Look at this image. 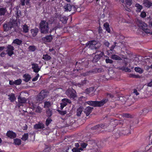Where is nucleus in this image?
<instances>
[{
	"instance_id": "f257e3e1",
	"label": "nucleus",
	"mask_w": 152,
	"mask_h": 152,
	"mask_svg": "<svg viewBox=\"0 0 152 152\" xmlns=\"http://www.w3.org/2000/svg\"><path fill=\"white\" fill-rule=\"evenodd\" d=\"M17 25L16 19H11L10 21L7 23L3 24V27L4 31L7 32L9 31L10 34H12V32L16 31V26Z\"/></svg>"
},
{
	"instance_id": "f03ea898",
	"label": "nucleus",
	"mask_w": 152,
	"mask_h": 152,
	"mask_svg": "<svg viewBox=\"0 0 152 152\" xmlns=\"http://www.w3.org/2000/svg\"><path fill=\"white\" fill-rule=\"evenodd\" d=\"M108 101L107 98H104L103 99L100 101H89L87 102V103L89 105L96 107H101L103 106L104 104L106 103Z\"/></svg>"
},
{
	"instance_id": "7ed1b4c3",
	"label": "nucleus",
	"mask_w": 152,
	"mask_h": 152,
	"mask_svg": "<svg viewBox=\"0 0 152 152\" xmlns=\"http://www.w3.org/2000/svg\"><path fill=\"white\" fill-rule=\"evenodd\" d=\"M39 28L41 33L46 34L48 33L49 29L48 22L45 20L41 21L39 24Z\"/></svg>"
},
{
	"instance_id": "20e7f679",
	"label": "nucleus",
	"mask_w": 152,
	"mask_h": 152,
	"mask_svg": "<svg viewBox=\"0 0 152 152\" xmlns=\"http://www.w3.org/2000/svg\"><path fill=\"white\" fill-rule=\"evenodd\" d=\"M66 94L71 99H74L77 96L75 90L73 88L68 89L66 92Z\"/></svg>"
},
{
	"instance_id": "39448f33",
	"label": "nucleus",
	"mask_w": 152,
	"mask_h": 152,
	"mask_svg": "<svg viewBox=\"0 0 152 152\" xmlns=\"http://www.w3.org/2000/svg\"><path fill=\"white\" fill-rule=\"evenodd\" d=\"M123 66H120L118 67V68L119 70H122L126 72H129L130 69L128 67H130V64L127 62L126 61L124 60L122 62Z\"/></svg>"
},
{
	"instance_id": "423d86ee",
	"label": "nucleus",
	"mask_w": 152,
	"mask_h": 152,
	"mask_svg": "<svg viewBox=\"0 0 152 152\" xmlns=\"http://www.w3.org/2000/svg\"><path fill=\"white\" fill-rule=\"evenodd\" d=\"M98 42L94 40L90 41L86 44V47H88L91 49H96L97 48V44Z\"/></svg>"
},
{
	"instance_id": "0eeeda50",
	"label": "nucleus",
	"mask_w": 152,
	"mask_h": 152,
	"mask_svg": "<svg viewBox=\"0 0 152 152\" xmlns=\"http://www.w3.org/2000/svg\"><path fill=\"white\" fill-rule=\"evenodd\" d=\"M18 103L17 104V106L20 109H23V103H26L27 101L25 97H22L19 96L18 98Z\"/></svg>"
},
{
	"instance_id": "6e6552de",
	"label": "nucleus",
	"mask_w": 152,
	"mask_h": 152,
	"mask_svg": "<svg viewBox=\"0 0 152 152\" xmlns=\"http://www.w3.org/2000/svg\"><path fill=\"white\" fill-rule=\"evenodd\" d=\"M48 92L45 90L41 91L38 95L37 100L39 101H42L45 98L47 97Z\"/></svg>"
},
{
	"instance_id": "1a4fd4ad",
	"label": "nucleus",
	"mask_w": 152,
	"mask_h": 152,
	"mask_svg": "<svg viewBox=\"0 0 152 152\" xmlns=\"http://www.w3.org/2000/svg\"><path fill=\"white\" fill-rule=\"evenodd\" d=\"M30 108L34 110L37 113H40L42 110V109L41 107L33 102L30 104Z\"/></svg>"
},
{
	"instance_id": "9d476101",
	"label": "nucleus",
	"mask_w": 152,
	"mask_h": 152,
	"mask_svg": "<svg viewBox=\"0 0 152 152\" xmlns=\"http://www.w3.org/2000/svg\"><path fill=\"white\" fill-rule=\"evenodd\" d=\"M61 101L62 102L60 104V109L61 110L67 105L68 104L71 103V100L67 98H64L62 99Z\"/></svg>"
},
{
	"instance_id": "9b49d317",
	"label": "nucleus",
	"mask_w": 152,
	"mask_h": 152,
	"mask_svg": "<svg viewBox=\"0 0 152 152\" xmlns=\"http://www.w3.org/2000/svg\"><path fill=\"white\" fill-rule=\"evenodd\" d=\"M104 55V53L102 52H99V54H97L96 55L92 60V61L93 63H95L98 62L99 60Z\"/></svg>"
},
{
	"instance_id": "f8f14e48",
	"label": "nucleus",
	"mask_w": 152,
	"mask_h": 152,
	"mask_svg": "<svg viewBox=\"0 0 152 152\" xmlns=\"http://www.w3.org/2000/svg\"><path fill=\"white\" fill-rule=\"evenodd\" d=\"M89 71L91 75L92 74L102 72L103 71V69L102 67H100L99 68H96L91 69Z\"/></svg>"
},
{
	"instance_id": "ddd939ff",
	"label": "nucleus",
	"mask_w": 152,
	"mask_h": 152,
	"mask_svg": "<svg viewBox=\"0 0 152 152\" xmlns=\"http://www.w3.org/2000/svg\"><path fill=\"white\" fill-rule=\"evenodd\" d=\"M7 52L8 55L10 56H11L13 54V50H14V47L11 45H9L7 47Z\"/></svg>"
},
{
	"instance_id": "4468645a",
	"label": "nucleus",
	"mask_w": 152,
	"mask_h": 152,
	"mask_svg": "<svg viewBox=\"0 0 152 152\" xmlns=\"http://www.w3.org/2000/svg\"><path fill=\"white\" fill-rule=\"evenodd\" d=\"M34 128L36 129H44L45 128V125L42 122H39L37 124H36L34 126Z\"/></svg>"
},
{
	"instance_id": "2eb2a0df",
	"label": "nucleus",
	"mask_w": 152,
	"mask_h": 152,
	"mask_svg": "<svg viewBox=\"0 0 152 152\" xmlns=\"http://www.w3.org/2000/svg\"><path fill=\"white\" fill-rule=\"evenodd\" d=\"M17 134L15 133L12 131H8L6 133V136L10 139H14L16 137Z\"/></svg>"
},
{
	"instance_id": "dca6fc26",
	"label": "nucleus",
	"mask_w": 152,
	"mask_h": 152,
	"mask_svg": "<svg viewBox=\"0 0 152 152\" xmlns=\"http://www.w3.org/2000/svg\"><path fill=\"white\" fill-rule=\"evenodd\" d=\"M31 65L32 69L35 73H37L40 70L41 68L39 67L38 65L37 64L33 63H31Z\"/></svg>"
},
{
	"instance_id": "f3484780",
	"label": "nucleus",
	"mask_w": 152,
	"mask_h": 152,
	"mask_svg": "<svg viewBox=\"0 0 152 152\" xmlns=\"http://www.w3.org/2000/svg\"><path fill=\"white\" fill-rule=\"evenodd\" d=\"M143 4L145 7L148 8L152 6V2L149 0H143Z\"/></svg>"
},
{
	"instance_id": "a211bd4d",
	"label": "nucleus",
	"mask_w": 152,
	"mask_h": 152,
	"mask_svg": "<svg viewBox=\"0 0 152 152\" xmlns=\"http://www.w3.org/2000/svg\"><path fill=\"white\" fill-rule=\"evenodd\" d=\"M105 127V124H101L96 125L92 127L91 128V129L92 130H95L96 129H100L101 128L104 129Z\"/></svg>"
},
{
	"instance_id": "6ab92c4d",
	"label": "nucleus",
	"mask_w": 152,
	"mask_h": 152,
	"mask_svg": "<svg viewBox=\"0 0 152 152\" xmlns=\"http://www.w3.org/2000/svg\"><path fill=\"white\" fill-rule=\"evenodd\" d=\"M84 63L81 61L76 62L75 67L77 71H78L79 69H83L82 66H84Z\"/></svg>"
},
{
	"instance_id": "aec40b11",
	"label": "nucleus",
	"mask_w": 152,
	"mask_h": 152,
	"mask_svg": "<svg viewBox=\"0 0 152 152\" xmlns=\"http://www.w3.org/2000/svg\"><path fill=\"white\" fill-rule=\"evenodd\" d=\"M93 107L88 106L84 110V112L86 114V116H88L92 112Z\"/></svg>"
},
{
	"instance_id": "412c9836",
	"label": "nucleus",
	"mask_w": 152,
	"mask_h": 152,
	"mask_svg": "<svg viewBox=\"0 0 152 152\" xmlns=\"http://www.w3.org/2000/svg\"><path fill=\"white\" fill-rule=\"evenodd\" d=\"M121 2L124 3L126 7H130L133 3L132 0H121Z\"/></svg>"
},
{
	"instance_id": "4be33fe9",
	"label": "nucleus",
	"mask_w": 152,
	"mask_h": 152,
	"mask_svg": "<svg viewBox=\"0 0 152 152\" xmlns=\"http://www.w3.org/2000/svg\"><path fill=\"white\" fill-rule=\"evenodd\" d=\"M53 37L51 35H47L45 37H43L42 38V39L47 42H50L52 40Z\"/></svg>"
},
{
	"instance_id": "5701e85b",
	"label": "nucleus",
	"mask_w": 152,
	"mask_h": 152,
	"mask_svg": "<svg viewBox=\"0 0 152 152\" xmlns=\"http://www.w3.org/2000/svg\"><path fill=\"white\" fill-rule=\"evenodd\" d=\"M39 31V29L35 28H34L32 29L31 30V33L33 37H35L37 35Z\"/></svg>"
},
{
	"instance_id": "b1692460",
	"label": "nucleus",
	"mask_w": 152,
	"mask_h": 152,
	"mask_svg": "<svg viewBox=\"0 0 152 152\" xmlns=\"http://www.w3.org/2000/svg\"><path fill=\"white\" fill-rule=\"evenodd\" d=\"M23 77L24 78L23 80L25 82H28L31 78V76L29 74L27 73L23 75Z\"/></svg>"
},
{
	"instance_id": "393cba45",
	"label": "nucleus",
	"mask_w": 152,
	"mask_h": 152,
	"mask_svg": "<svg viewBox=\"0 0 152 152\" xmlns=\"http://www.w3.org/2000/svg\"><path fill=\"white\" fill-rule=\"evenodd\" d=\"M87 81V80L86 79H85L84 80H82L80 83H75L74 85L76 86L81 87L82 86H83L85 85L86 84Z\"/></svg>"
},
{
	"instance_id": "a878e982",
	"label": "nucleus",
	"mask_w": 152,
	"mask_h": 152,
	"mask_svg": "<svg viewBox=\"0 0 152 152\" xmlns=\"http://www.w3.org/2000/svg\"><path fill=\"white\" fill-rule=\"evenodd\" d=\"M116 44L117 42H114V44L111 47L110 50H109V53L111 54L116 53L114 49L116 46Z\"/></svg>"
},
{
	"instance_id": "bb28decb",
	"label": "nucleus",
	"mask_w": 152,
	"mask_h": 152,
	"mask_svg": "<svg viewBox=\"0 0 152 152\" xmlns=\"http://www.w3.org/2000/svg\"><path fill=\"white\" fill-rule=\"evenodd\" d=\"M7 10L6 7H2L0 8V15L4 16L7 12Z\"/></svg>"
},
{
	"instance_id": "cd10ccee",
	"label": "nucleus",
	"mask_w": 152,
	"mask_h": 152,
	"mask_svg": "<svg viewBox=\"0 0 152 152\" xmlns=\"http://www.w3.org/2000/svg\"><path fill=\"white\" fill-rule=\"evenodd\" d=\"M135 6L136 7V11L138 12H140L143 8L142 6L138 3H136Z\"/></svg>"
},
{
	"instance_id": "c85d7f7f",
	"label": "nucleus",
	"mask_w": 152,
	"mask_h": 152,
	"mask_svg": "<svg viewBox=\"0 0 152 152\" xmlns=\"http://www.w3.org/2000/svg\"><path fill=\"white\" fill-rule=\"evenodd\" d=\"M83 110V107L80 106L77 109L76 115L78 116H80Z\"/></svg>"
},
{
	"instance_id": "c756f323",
	"label": "nucleus",
	"mask_w": 152,
	"mask_h": 152,
	"mask_svg": "<svg viewBox=\"0 0 152 152\" xmlns=\"http://www.w3.org/2000/svg\"><path fill=\"white\" fill-rule=\"evenodd\" d=\"M68 19L65 16H60V21L64 24H66L67 23Z\"/></svg>"
},
{
	"instance_id": "7c9ffc66",
	"label": "nucleus",
	"mask_w": 152,
	"mask_h": 152,
	"mask_svg": "<svg viewBox=\"0 0 152 152\" xmlns=\"http://www.w3.org/2000/svg\"><path fill=\"white\" fill-rule=\"evenodd\" d=\"M64 8L65 11H70L72 10L71 5L69 4H67L65 5Z\"/></svg>"
},
{
	"instance_id": "2f4dec72",
	"label": "nucleus",
	"mask_w": 152,
	"mask_h": 152,
	"mask_svg": "<svg viewBox=\"0 0 152 152\" xmlns=\"http://www.w3.org/2000/svg\"><path fill=\"white\" fill-rule=\"evenodd\" d=\"M104 26L105 28L106 31L108 33H110V25L109 23L107 22H106L104 24Z\"/></svg>"
},
{
	"instance_id": "473e14b6",
	"label": "nucleus",
	"mask_w": 152,
	"mask_h": 152,
	"mask_svg": "<svg viewBox=\"0 0 152 152\" xmlns=\"http://www.w3.org/2000/svg\"><path fill=\"white\" fill-rule=\"evenodd\" d=\"M9 99L11 102H14L16 99V98L14 94L12 93L10 95H9Z\"/></svg>"
},
{
	"instance_id": "72a5a7b5",
	"label": "nucleus",
	"mask_w": 152,
	"mask_h": 152,
	"mask_svg": "<svg viewBox=\"0 0 152 152\" xmlns=\"http://www.w3.org/2000/svg\"><path fill=\"white\" fill-rule=\"evenodd\" d=\"M23 32L25 33H27L29 31V27L27 25L25 24L22 27Z\"/></svg>"
},
{
	"instance_id": "f704fd0d",
	"label": "nucleus",
	"mask_w": 152,
	"mask_h": 152,
	"mask_svg": "<svg viewBox=\"0 0 152 152\" xmlns=\"http://www.w3.org/2000/svg\"><path fill=\"white\" fill-rule=\"evenodd\" d=\"M22 41L18 39H16L13 40L12 43L16 44L18 45H20L21 44Z\"/></svg>"
},
{
	"instance_id": "c9c22d12",
	"label": "nucleus",
	"mask_w": 152,
	"mask_h": 152,
	"mask_svg": "<svg viewBox=\"0 0 152 152\" xmlns=\"http://www.w3.org/2000/svg\"><path fill=\"white\" fill-rule=\"evenodd\" d=\"M111 58L112 59L116 60H121V58L120 56L115 54L112 55Z\"/></svg>"
},
{
	"instance_id": "e433bc0d",
	"label": "nucleus",
	"mask_w": 152,
	"mask_h": 152,
	"mask_svg": "<svg viewBox=\"0 0 152 152\" xmlns=\"http://www.w3.org/2000/svg\"><path fill=\"white\" fill-rule=\"evenodd\" d=\"M30 0H20L21 5L24 6L25 5V3L26 5H28L29 3Z\"/></svg>"
},
{
	"instance_id": "4c0bfd02",
	"label": "nucleus",
	"mask_w": 152,
	"mask_h": 152,
	"mask_svg": "<svg viewBox=\"0 0 152 152\" xmlns=\"http://www.w3.org/2000/svg\"><path fill=\"white\" fill-rule=\"evenodd\" d=\"M139 26L143 30L147 28V25L144 22L140 23L139 25Z\"/></svg>"
},
{
	"instance_id": "58836bf2",
	"label": "nucleus",
	"mask_w": 152,
	"mask_h": 152,
	"mask_svg": "<svg viewBox=\"0 0 152 152\" xmlns=\"http://www.w3.org/2000/svg\"><path fill=\"white\" fill-rule=\"evenodd\" d=\"M14 143L15 145H19L21 143V140L20 139L16 138L14 140Z\"/></svg>"
},
{
	"instance_id": "ea45409f",
	"label": "nucleus",
	"mask_w": 152,
	"mask_h": 152,
	"mask_svg": "<svg viewBox=\"0 0 152 152\" xmlns=\"http://www.w3.org/2000/svg\"><path fill=\"white\" fill-rule=\"evenodd\" d=\"M46 113L47 115V116L48 118L52 116V110L50 109L49 108L46 110Z\"/></svg>"
},
{
	"instance_id": "a19ab883",
	"label": "nucleus",
	"mask_w": 152,
	"mask_h": 152,
	"mask_svg": "<svg viewBox=\"0 0 152 152\" xmlns=\"http://www.w3.org/2000/svg\"><path fill=\"white\" fill-rule=\"evenodd\" d=\"M135 71L140 74H142L143 73V70L141 68L138 67H135L134 68Z\"/></svg>"
},
{
	"instance_id": "79ce46f5",
	"label": "nucleus",
	"mask_w": 152,
	"mask_h": 152,
	"mask_svg": "<svg viewBox=\"0 0 152 152\" xmlns=\"http://www.w3.org/2000/svg\"><path fill=\"white\" fill-rule=\"evenodd\" d=\"M42 58L45 60L48 61L51 59V57L48 54L43 55Z\"/></svg>"
},
{
	"instance_id": "37998d69",
	"label": "nucleus",
	"mask_w": 152,
	"mask_h": 152,
	"mask_svg": "<svg viewBox=\"0 0 152 152\" xmlns=\"http://www.w3.org/2000/svg\"><path fill=\"white\" fill-rule=\"evenodd\" d=\"M28 133H25L21 138L23 141H26L28 138Z\"/></svg>"
},
{
	"instance_id": "c03bdc74",
	"label": "nucleus",
	"mask_w": 152,
	"mask_h": 152,
	"mask_svg": "<svg viewBox=\"0 0 152 152\" xmlns=\"http://www.w3.org/2000/svg\"><path fill=\"white\" fill-rule=\"evenodd\" d=\"M129 77H130L133 78H140V76L137 75H136L133 74H130L129 75Z\"/></svg>"
},
{
	"instance_id": "a18cd8bd",
	"label": "nucleus",
	"mask_w": 152,
	"mask_h": 152,
	"mask_svg": "<svg viewBox=\"0 0 152 152\" xmlns=\"http://www.w3.org/2000/svg\"><path fill=\"white\" fill-rule=\"evenodd\" d=\"M52 121V120L49 118H47L45 121V124L46 126H48L49 124Z\"/></svg>"
},
{
	"instance_id": "49530a36",
	"label": "nucleus",
	"mask_w": 152,
	"mask_h": 152,
	"mask_svg": "<svg viewBox=\"0 0 152 152\" xmlns=\"http://www.w3.org/2000/svg\"><path fill=\"white\" fill-rule=\"evenodd\" d=\"M44 104V107L45 108H49L50 106V103L49 102L46 101Z\"/></svg>"
},
{
	"instance_id": "de8ad7c7",
	"label": "nucleus",
	"mask_w": 152,
	"mask_h": 152,
	"mask_svg": "<svg viewBox=\"0 0 152 152\" xmlns=\"http://www.w3.org/2000/svg\"><path fill=\"white\" fill-rule=\"evenodd\" d=\"M15 84L16 85H18L20 84L22 82V80L20 79H19L14 81Z\"/></svg>"
},
{
	"instance_id": "09e8293b",
	"label": "nucleus",
	"mask_w": 152,
	"mask_h": 152,
	"mask_svg": "<svg viewBox=\"0 0 152 152\" xmlns=\"http://www.w3.org/2000/svg\"><path fill=\"white\" fill-rule=\"evenodd\" d=\"M58 112L60 114V115H64L66 114L67 112L66 111V110L64 111H62L61 110H57Z\"/></svg>"
},
{
	"instance_id": "8fccbe9b",
	"label": "nucleus",
	"mask_w": 152,
	"mask_h": 152,
	"mask_svg": "<svg viewBox=\"0 0 152 152\" xmlns=\"http://www.w3.org/2000/svg\"><path fill=\"white\" fill-rule=\"evenodd\" d=\"M88 145L87 143L84 142H82L80 143V146L84 148H86Z\"/></svg>"
},
{
	"instance_id": "3c124183",
	"label": "nucleus",
	"mask_w": 152,
	"mask_h": 152,
	"mask_svg": "<svg viewBox=\"0 0 152 152\" xmlns=\"http://www.w3.org/2000/svg\"><path fill=\"white\" fill-rule=\"evenodd\" d=\"M28 48L29 50L33 52L36 50V47L34 45H30L28 47Z\"/></svg>"
},
{
	"instance_id": "603ef678",
	"label": "nucleus",
	"mask_w": 152,
	"mask_h": 152,
	"mask_svg": "<svg viewBox=\"0 0 152 152\" xmlns=\"http://www.w3.org/2000/svg\"><path fill=\"white\" fill-rule=\"evenodd\" d=\"M71 147L70 145H68L66 146L65 147L66 149L65 151H62L61 152H68V151L70 148H71Z\"/></svg>"
},
{
	"instance_id": "864d4df0",
	"label": "nucleus",
	"mask_w": 152,
	"mask_h": 152,
	"mask_svg": "<svg viewBox=\"0 0 152 152\" xmlns=\"http://www.w3.org/2000/svg\"><path fill=\"white\" fill-rule=\"evenodd\" d=\"M123 116L127 118H132V115L128 113H124L123 114Z\"/></svg>"
},
{
	"instance_id": "5fc2aeb1",
	"label": "nucleus",
	"mask_w": 152,
	"mask_h": 152,
	"mask_svg": "<svg viewBox=\"0 0 152 152\" xmlns=\"http://www.w3.org/2000/svg\"><path fill=\"white\" fill-rule=\"evenodd\" d=\"M90 75V72H89V71H87L86 72L83 73L81 74L82 76H83L84 77L88 75Z\"/></svg>"
},
{
	"instance_id": "6e6d98bb",
	"label": "nucleus",
	"mask_w": 152,
	"mask_h": 152,
	"mask_svg": "<svg viewBox=\"0 0 152 152\" xmlns=\"http://www.w3.org/2000/svg\"><path fill=\"white\" fill-rule=\"evenodd\" d=\"M105 61L106 63H110V64H112L113 62V61L111 59H110L109 58H106L105 59Z\"/></svg>"
},
{
	"instance_id": "4d7b16f0",
	"label": "nucleus",
	"mask_w": 152,
	"mask_h": 152,
	"mask_svg": "<svg viewBox=\"0 0 152 152\" xmlns=\"http://www.w3.org/2000/svg\"><path fill=\"white\" fill-rule=\"evenodd\" d=\"M39 77V74H37V75L32 79V81L33 82L37 80L38 77Z\"/></svg>"
},
{
	"instance_id": "13d9d810",
	"label": "nucleus",
	"mask_w": 152,
	"mask_h": 152,
	"mask_svg": "<svg viewBox=\"0 0 152 152\" xmlns=\"http://www.w3.org/2000/svg\"><path fill=\"white\" fill-rule=\"evenodd\" d=\"M140 16L142 18H145L146 16V13L144 11L142 12L140 14Z\"/></svg>"
},
{
	"instance_id": "bf43d9fd",
	"label": "nucleus",
	"mask_w": 152,
	"mask_h": 152,
	"mask_svg": "<svg viewBox=\"0 0 152 152\" xmlns=\"http://www.w3.org/2000/svg\"><path fill=\"white\" fill-rule=\"evenodd\" d=\"M97 145H96L95 148H93L91 149V151L92 152H97L98 151V149L97 148Z\"/></svg>"
},
{
	"instance_id": "052dcab7",
	"label": "nucleus",
	"mask_w": 152,
	"mask_h": 152,
	"mask_svg": "<svg viewBox=\"0 0 152 152\" xmlns=\"http://www.w3.org/2000/svg\"><path fill=\"white\" fill-rule=\"evenodd\" d=\"M16 14L17 16L16 17V18H19L20 16L21 15L20 11L19 12L18 11V10L16 12Z\"/></svg>"
},
{
	"instance_id": "680f3d73",
	"label": "nucleus",
	"mask_w": 152,
	"mask_h": 152,
	"mask_svg": "<svg viewBox=\"0 0 152 152\" xmlns=\"http://www.w3.org/2000/svg\"><path fill=\"white\" fill-rule=\"evenodd\" d=\"M143 31L146 33H150V30L149 29L147 28L144 29Z\"/></svg>"
},
{
	"instance_id": "e2e57ef3",
	"label": "nucleus",
	"mask_w": 152,
	"mask_h": 152,
	"mask_svg": "<svg viewBox=\"0 0 152 152\" xmlns=\"http://www.w3.org/2000/svg\"><path fill=\"white\" fill-rule=\"evenodd\" d=\"M72 10L74 11H76L77 10V8L75 6L72 5Z\"/></svg>"
},
{
	"instance_id": "0e129e2a",
	"label": "nucleus",
	"mask_w": 152,
	"mask_h": 152,
	"mask_svg": "<svg viewBox=\"0 0 152 152\" xmlns=\"http://www.w3.org/2000/svg\"><path fill=\"white\" fill-rule=\"evenodd\" d=\"M50 151V148L49 147H48L44 151V152H49Z\"/></svg>"
},
{
	"instance_id": "69168bd1",
	"label": "nucleus",
	"mask_w": 152,
	"mask_h": 152,
	"mask_svg": "<svg viewBox=\"0 0 152 152\" xmlns=\"http://www.w3.org/2000/svg\"><path fill=\"white\" fill-rule=\"evenodd\" d=\"M133 93H134L136 95H139V93L138 92L137 89H134L133 90Z\"/></svg>"
},
{
	"instance_id": "338daca9",
	"label": "nucleus",
	"mask_w": 152,
	"mask_h": 152,
	"mask_svg": "<svg viewBox=\"0 0 152 152\" xmlns=\"http://www.w3.org/2000/svg\"><path fill=\"white\" fill-rule=\"evenodd\" d=\"M110 43L109 42L107 41H105L104 42V45L107 46V47H109L110 45Z\"/></svg>"
},
{
	"instance_id": "774afa93",
	"label": "nucleus",
	"mask_w": 152,
	"mask_h": 152,
	"mask_svg": "<svg viewBox=\"0 0 152 152\" xmlns=\"http://www.w3.org/2000/svg\"><path fill=\"white\" fill-rule=\"evenodd\" d=\"M72 150L73 152H77L79 151V150H78V148H75L72 149Z\"/></svg>"
}]
</instances>
